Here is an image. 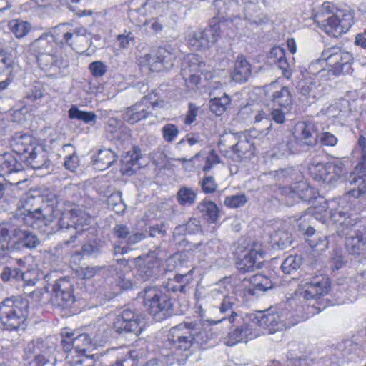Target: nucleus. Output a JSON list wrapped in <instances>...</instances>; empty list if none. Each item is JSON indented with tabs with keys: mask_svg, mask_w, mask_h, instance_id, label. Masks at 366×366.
I'll use <instances>...</instances> for the list:
<instances>
[{
	"mask_svg": "<svg viewBox=\"0 0 366 366\" xmlns=\"http://www.w3.org/2000/svg\"><path fill=\"white\" fill-rule=\"evenodd\" d=\"M42 202L40 197H26L23 211L10 218L7 224L14 227L12 233V247L14 251H21L24 249H32L39 244L36 235L29 229H24L21 223L32 227H41L46 226L53 220L54 207L44 204L41 207L35 205Z\"/></svg>",
	"mask_w": 366,
	"mask_h": 366,
	"instance_id": "1",
	"label": "nucleus"
},
{
	"mask_svg": "<svg viewBox=\"0 0 366 366\" xmlns=\"http://www.w3.org/2000/svg\"><path fill=\"white\" fill-rule=\"evenodd\" d=\"M212 338V333L202 327L199 322H182L172 327L168 335L174 359L179 365L184 364L194 348L207 343Z\"/></svg>",
	"mask_w": 366,
	"mask_h": 366,
	"instance_id": "2",
	"label": "nucleus"
},
{
	"mask_svg": "<svg viewBox=\"0 0 366 366\" xmlns=\"http://www.w3.org/2000/svg\"><path fill=\"white\" fill-rule=\"evenodd\" d=\"M331 280L327 274L317 273L302 278L294 295H300L305 300L301 305L305 315L303 319L318 314L321 311L319 300L327 295L331 290Z\"/></svg>",
	"mask_w": 366,
	"mask_h": 366,
	"instance_id": "3",
	"label": "nucleus"
},
{
	"mask_svg": "<svg viewBox=\"0 0 366 366\" xmlns=\"http://www.w3.org/2000/svg\"><path fill=\"white\" fill-rule=\"evenodd\" d=\"M256 94L259 97L260 102L272 104L273 109L271 114L276 123L285 122V114L291 112L294 104L293 95L288 86L282 85L278 79L257 88Z\"/></svg>",
	"mask_w": 366,
	"mask_h": 366,
	"instance_id": "4",
	"label": "nucleus"
},
{
	"mask_svg": "<svg viewBox=\"0 0 366 366\" xmlns=\"http://www.w3.org/2000/svg\"><path fill=\"white\" fill-rule=\"evenodd\" d=\"M29 315V302L12 296L0 302V322L5 329L16 330L24 325Z\"/></svg>",
	"mask_w": 366,
	"mask_h": 366,
	"instance_id": "5",
	"label": "nucleus"
},
{
	"mask_svg": "<svg viewBox=\"0 0 366 366\" xmlns=\"http://www.w3.org/2000/svg\"><path fill=\"white\" fill-rule=\"evenodd\" d=\"M142 304L157 321H162L174 314V305L169 295L157 287H147L139 294Z\"/></svg>",
	"mask_w": 366,
	"mask_h": 366,
	"instance_id": "6",
	"label": "nucleus"
},
{
	"mask_svg": "<svg viewBox=\"0 0 366 366\" xmlns=\"http://www.w3.org/2000/svg\"><path fill=\"white\" fill-rule=\"evenodd\" d=\"M90 217L84 211L79 209L76 207L65 208L60 212L57 224L60 230L70 231V238L64 241L61 244L69 246L74 243L76 239V234L86 230L90 224Z\"/></svg>",
	"mask_w": 366,
	"mask_h": 366,
	"instance_id": "7",
	"label": "nucleus"
},
{
	"mask_svg": "<svg viewBox=\"0 0 366 366\" xmlns=\"http://www.w3.org/2000/svg\"><path fill=\"white\" fill-rule=\"evenodd\" d=\"M321 56L330 67V71L335 75L350 74L353 71V56L342 46H333L325 49Z\"/></svg>",
	"mask_w": 366,
	"mask_h": 366,
	"instance_id": "8",
	"label": "nucleus"
},
{
	"mask_svg": "<svg viewBox=\"0 0 366 366\" xmlns=\"http://www.w3.org/2000/svg\"><path fill=\"white\" fill-rule=\"evenodd\" d=\"M280 189L287 204H292L298 200L313 203L321 196L315 187L310 186L305 181H299L290 186L282 187Z\"/></svg>",
	"mask_w": 366,
	"mask_h": 366,
	"instance_id": "9",
	"label": "nucleus"
},
{
	"mask_svg": "<svg viewBox=\"0 0 366 366\" xmlns=\"http://www.w3.org/2000/svg\"><path fill=\"white\" fill-rule=\"evenodd\" d=\"M144 327L140 315L131 309H124L113 323L114 330L119 335L132 334L136 337L142 332Z\"/></svg>",
	"mask_w": 366,
	"mask_h": 366,
	"instance_id": "10",
	"label": "nucleus"
},
{
	"mask_svg": "<svg viewBox=\"0 0 366 366\" xmlns=\"http://www.w3.org/2000/svg\"><path fill=\"white\" fill-rule=\"evenodd\" d=\"M159 251L154 250L134 259L137 264V275L143 281L153 280L158 276L162 260Z\"/></svg>",
	"mask_w": 366,
	"mask_h": 366,
	"instance_id": "11",
	"label": "nucleus"
},
{
	"mask_svg": "<svg viewBox=\"0 0 366 366\" xmlns=\"http://www.w3.org/2000/svg\"><path fill=\"white\" fill-rule=\"evenodd\" d=\"M54 350L53 345L46 340L36 339L29 342L25 347L27 358H34V366H54L50 361V355Z\"/></svg>",
	"mask_w": 366,
	"mask_h": 366,
	"instance_id": "12",
	"label": "nucleus"
},
{
	"mask_svg": "<svg viewBox=\"0 0 366 366\" xmlns=\"http://www.w3.org/2000/svg\"><path fill=\"white\" fill-rule=\"evenodd\" d=\"M174 49L170 47H159L154 55L146 54L143 59L153 72H159L164 69L169 70L174 66L176 59Z\"/></svg>",
	"mask_w": 366,
	"mask_h": 366,
	"instance_id": "13",
	"label": "nucleus"
},
{
	"mask_svg": "<svg viewBox=\"0 0 366 366\" xmlns=\"http://www.w3.org/2000/svg\"><path fill=\"white\" fill-rule=\"evenodd\" d=\"M219 26L214 24L204 30H197L188 37L189 45L196 51L206 50L219 38Z\"/></svg>",
	"mask_w": 366,
	"mask_h": 366,
	"instance_id": "14",
	"label": "nucleus"
},
{
	"mask_svg": "<svg viewBox=\"0 0 366 366\" xmlns=\"http://www.w3.org/2000/svg\"><path fill=\"white\" fill-rule=\"evenodd\" d=\"M308 172L315 181L330 183L340 177L342 167L334 162L312 163L308 167Z\"/></svg>",
	"mask_w": 366,
	"mask_h": 366,
	"instance_id": "15",
	"label": "nucleus"
},
{
	"mask_svg": "<svg viewBox=\"0 0 366 366\" xmlns=\"http://www.w3.org/2000/svg\"><path fill=\"white\" fill-rule=\"evenodd\" d=\"M51 302L59 307H69L75 302L74 285L68 277L56 280L52 289Z\"/></svg>",
	"mask_w": 366,
	"mask_h": 366,
	"instance_id": "16",
	"label": "nucleus"
},
{
	"mask_svg": "<svg viewBox=\"0 0 366 366\" xmlns=\"http://www.w3.org/2000/svg\"><path fill=\"white\" fill-rule=\"evenodd\" d=\"M292 136L298 147H313L317 143L318 130L313 122L300 121L295 124Z\"/></svg>",
	"mask_w": 366,
	"mask_h": 366,
	"instance_id": "17",
	"label": "nucleus"
},
{
	"mask_svg": "<svg viewBox=\"0 0 366 366\" xmlns=\"http://www.w3.org/2000/svg\"><path fill=\"white\" fill-rule=\"evenodd\" d=\"M266 254V251L261 247L257 242H253V291L265 292L273 287V283L267 275L255 272L254 268H259L263 264V261L257 262L258 257L263 258Z\"/></svg>",
	"mask_w": 366,
	"mask_h": 366,
	"instance_id": "18",
	"label": "nucleus"
},
{
	"mask_svg": "<svg viewBox=\"0 0 366 366\" xmlns=\"http://www.w3.org/2000/svg\"><path fill=\"white\" fill-rule=\"evenodd\" d=\"M348 204L342 199H331V206L327 220L335 224L336 227H349L352 225L351 214L347 207Z\"/></svg>",
	"mask_w": 366,
	"mask_h": 366,
	"instance_id": "19",
	"label": "nucleus"
},
{
	"mask_svg": "<svg viewBox=\"0 0 366 366\" xmlns=\"http://www.w3.org/2000/svg\"><path fill=\"white\" fill-rule=\"evenodd\" d=\"M345 249L352 255L366 254V225L360 227L345 239Z\"/></svg>",
	"mask_w": 366,
	"mask_h": 366,
	"instance_id": "20",
	"label": "nucleus"
},
{
	"mask_svg": "<svg viewBox=\"0 0 366 366\" xmlns=\"http://www.w3.org/2000/svg\"><path fill=\"white\" fill-rule=\"evenodd\" d=\"M151 103L144 98L134 104L128 107L122 112V117L124 121L129 124H134L138 122L147 119L151 112L149 111Z\"/></svg>",
	"mask_w": 366,
	"mask_h": 366,
	"instance_id": "21",
	"label": "nucleus"
},
{
	"mask_svg": "<svg viewBox=\"0 0 366 366\" xmlns=\"http://www.w3.org/2000/svg\"><path fill=\"white\" fill-rule=\"evenodd\" d=\"M352 26V19L342 18L340 19L336 15L328 17L322 22L320 28L328 36L338 38L342 34L346 33Z\"/></svg>",
	"mask_w": 366,
	"mask_h": 366,
	"instance_id": "22",
	"label": "nucleus"
},
{
	"mask_svg": "<svg viewBox=\"0 0 366 366\" xmlns=\"http://www.w3.org/2000/svg\"><path fill=\"white\" fill-rule=\"evenodd\" d=\"M22 160L34 169H49L51 165L47 151L42 144L39 143L34 146Z\"/></svg>",
	"mask_w": 366,
	"mask_h": 366,
	"instance_id": "23",
	"label": "nucleus"
},
{
	"mask_svg": "<svg viewBox=\"0 0 366 366\" xmlns=\"http://www.w3.org/2000/svg\"><path fill=\"white\" fill-rule=\"evenodd\" d=\"M61 345L64 350L74 349L86 353L91 347L92 339L88 334H81L74 337V333L62 332Z\"/></svg>",
	"mask_w": 366,
	"mask_h": 366,
	"instance_id": "24",
	"label": "nucleus"
},
{
	"mask_svg": "<svg viewBox=\"0 0 366 366\" xmlns=\"http://www.w3.org/2000/svg\"><path fill=\"white\" fill-rule=\"evenodd\" d=\"M331 206V200H326L320 196L300 217V220L307 215L312 217L317 220L325 222L327 220Z\"/></svg>",
	"mask_w": 366,
	"mask_h": 366,
	"instance_id": "25",
	"label": "nucleus"
},
{
	"mask_svg": "<svg viewBox=\"0 0 366 366\" xmlns=\"http://www.w3.org/2000/svg\"><path fill=\"white\" fill-rule=\"evenodd\" d=\"M147 0H132L128 16L134 25L141 26L147 24Z\"/></svg>",
	"mask_w": 366,
	"mask_h": 366,
	"instance_id": "26",
	"label": "nucleus"
},
{
	"mask_svg": "<svg viewBox=\"0 0 366 366\" xmlns=\"http://www.w3.org/2000/svg\"><path fill=\"white\" fill-rule=\"evenodd\" d=\"M140 157V149L137 147L126 152L122 159L120 171L122 174L127 176L134 174L139 169L138 162Z\"/></svg>",
	"mask_w": 366,
	"mask_h": 366,
	"instance_id": "27",
	"label": "nucleus"
},
{
	"mask_svg": "<svg viewBox=\"0 0 366 366\" xmlns=\"http://www.w3.org/2000/svg\"><path fill=\"white\" fill-rule=\"evenodd\" d=\"M305 235L307 237L306 242L312 251L321 252L328 247V237L320 232L316 233L315 229L312 227L309 226L306 229Z\"/></svg>",
	"mask_w": 366,
	"mask_h": 366,
	"instance_id": "28",
	"label": "nucleus"
},
{
	"mask_svg": "<svg viewBox=\"0 0 366 366\" xmlns=\"http://www.w3.org/2000/svg\"><path fill=\"white\" fill-rule=\"evenodd\" d=\"M280 322V317L277 312H269V311H257L255 317L253 318V323L264 330L271 331L275 330Z\"/></svg>",
	"mask_w": 366,
	"mask_h": 366,
	"instance_id": "29",
	"label": "nucleus"
},
{
	"mask_svg": "<svg viewBox=\"0 0 366 366\" xmlns=\"http://www.w3.org/2000/svg\"><path fill=\"white\" fill-rule=\"evenodd\" d=\"M113 231L118 239L129 245H134L143 241L147 237L143 232L132 233L129 227L122 224L115 225Z\"/></svg>",
	"mask_w": 366,
	"mask_h": 366,
	"instance_id": "30",
	"label": "nucleus"
},
{
	"mask_svg": "<svg viewBox=\"0 0 366 366\" xmlns=\"http://www.w3.org/2000/svg\"><path fill=\"white\" fill-rule=\"evenodd\" d=\"M36 144L37 142L31 136L23 134L13 139L11 147L14 152L19 154L22 160Z\"/></svg>",
	"mask_w": 366,
	"mask_h": 366,
	"instance_id": "31",
	"label": "nucleus"
},
{
	"mask_svg": "<svg viewBox=\"0 0 366 366\" xmlns=\"http://www.w3.org/2000/svg\"><path fill=\"white\" fill-rule=\"evenodd\" d=\"M269 59L273 64H277L279 69L282 70L283 76L287 79L291 78L292 70L286 59L284 49L280 46H274L270 51Z\"/></svg>",
	"mask_w": 366,
	"mask_h": 366,
	"instance_id": "32",
	"label": "nucleus"
},
{
	"mask_svg": "<svg viewBox=\"0 0 366 366\" xmlns=\"http://www.w3.org/2000/svg\"><path fill=\"white\" fill-rule=\"evenodd\" d=\"M251 74V65L244 56H239L232 73V79L238 83L247 81Z\"/></svg>",
	"mask_w": 366,
	"mask_h": 366,
	"instance_id": "33",
	"label": "nucleus"
},
{
	"mask_svg": "<svg viewBox=\"0 0 366 366\" xmlns=\"http://www.w3.org/2000/svg\"><path fill=\"white\" fill-rule=\"evenodd\" d=\"M50 35L47 33L44 34L31 43L30 49L36 56V58L40 55L51 54V52L54 51L52 42L55 41L51 40Z\"/></svg>",
	"mask_w": 366,
	"mask_h": 366,
	"instance_id": "34",
	"label": "nucleus"
},
{
	"mask_svg": "<svg viewBox=\"0 0 366 366\" xmlns=\"http://www.w3.org/2000/svg\"><path fill=\"white\" fill-rule=\"evenodd\" d=\"M116 159V154L109 149H99L97 155L92 156V161L95 168L100 171L109 168Z\"/></svg>",
	"mask_w": 366,
	"mask_h": 366,
	"instance_id": "35",
	"label": "nucleus"
},
{
	"mask_svg": "<svg viewBox=\"0 0 366 366\" xmlns=\"http://www.w3.org/2000/svg\"><path fill=\"white\" fill-rule=\"evenodd\" d=\"M357 144L361 148L362 156L360 161L356 165L352 173L354 177L352 182H357L358 179H362L365 183V178L366 177V137L360 135L357 140Z\"/></svg>",
	"mask_w": 366,
	"mask_h": 366,
	"instance_id": "36",
	"label": "nucleus"
},
{
	"mask_svg": "<svg viewBox=\"0 0 366 366\" xmlns=\"http://www.w3.org/2000/svg\"><path fill=\"white\" fill-rule=\"evenodd\" d=\"M23 166L16 157L9 153L0 155V176L10 174L23 170Z\"/></svg>",
	"mask_w": 366,
	"mask_h": 366,
	"instance_id": "37",
	"label": "nucleus"
},
{
	"mask_svg": "<svg viewBox=\"0 0 366 366\" xmlns=\"http://www.w3.org/2000/svg\"><path fill=\"white\" fill-rule=\"evenodd\" d=\"M64 351L67 353L65 360L70 366L93 365L94 362L91 355H87L71 348Z\"/></svg>",
	"mask_w": 366,
	"mask_h": 366,
	"instance_id": "38",
	"label": "nucleus"
},
{
	"mask_svg": "<svg viewBox=\"0 0 366 366\" xmlns=\"http://www.w3.org/2000/svg\"><path fill=\"white\" fill-rule=\"evenodd\" d=\"M251 335L252 328L249 323H244L242 326L237 327L229 334L227 345L232 346L240 342L247 343L250 340L249 336Z\"/></svg>",
	"mask_w": 366,
	"mask_h": 366,
	"instance_id": "39",
	"label": "nucleus"
},
{
	"mask_svg": "<svg viewBox=\"0 0 366 366\" xmlns=\"http://www.w3.org/2000/svg\"><path fill=\"white\" fill-rule=\"evenodd\" d=\"M219 241L212 239L205 244L202 242L194 244L192 246L190 250L194 253H200L199 257H205L216 254L219 252Z\"/></svg>",
	"mask_w": 366,
	"mask_h": 366,
	"instance_id": "40",
	"label": "nucleus"
},
{
	"mask_svg": "<svg viewBox=\"0 0 366 366\" xmlns=\"http://www.w3.org/2000/svg\"><path fill=\"white\" fill-rule=\"evenodd\" d=\"M186 275L182 274H176L174 278H168L167 280L164 281L162 285V289L164 292H175L177 291H180L182 293L186 292V281L184 279Z\"/></svg>",
	"mask_w": 366,
	"mask_h": 366,
	"instance_id": "41",
	"label": "nucleus"
},
{
	"mask_svg": "<svg viewBox=\"0 0 366 366\" xmlns=\"http://www.w3.org/2000/svg\"><path fill=\"white\" fill-rule=\"evenodd\" d=\"M176 198L181 206H192L195 203L197 193L191 187H181L177 193Z\"/></svg>",
	"mask_w": 366,
	"mask_h": 366,
	"instance_id": "42",
	"label": "nucleus"
},
{
	"mask_svg": "<svg viewBox=\"0 0 366 366\" xmlns=\"http://www.w3.org/2000/svg\"><path fill=\"white\" fill-rule=\"evenodd\" d=\"M297 144L295 142L292 137L287 136L283 137L276 145L277 152L282 156H289L295 154L297 150Z\"/></svg>",
	"mask_w": 366,
	"mask_h": 366,
	"instance_id": "43",
	"label": "nucleus"
},
{
	"mask_svg": "<svg viewBox=\"0 0 366 366\" xmlns=\"http://www.w3.org/2000/svg\"><path fill=\"white\" fill-rule=\"evenodd\" d=\"M197 209L202 216L207 218V220L214 222L217 219L219 209L213 202L203 200L199 204Z\"/></svg>",
	"mask_w": 366,
	"mask_h": 366,
	"instance_id": "44",
	"label": "nucleus"
},
{
	"mask_svg": "<svg viewBox=\"0 0 366 366\" xmlns=\"http://www.w3.org/2000/svg\"><path fill=\"white\" fill-rule=\"evenodd\" d=\"M69 117L71 119L81 120L86 124L94 125L97 121V115L92 112H86L79 109L76 106H72L69 112Z\"/></svg>",
	"mask_w": 366,
	"mask_h": 366,
	"instance_id": "45",
	"label": "nucleus"
},
{
	"mask_svg": "<svg viewBox=\"0 0 366 366\" xmlns=\"http://www.w3.org/2000/svg\"><path fill=\"white\" fill-rule=\"evenodd\" d=\"M66 26V24H61L54 27L50 38L52 41H55L56 44H66L71 46V40L74 35L72 32L64 29Z\"/></svg>",
	"mask_w": 366,
	"mask_h": 366,
	"instance_id": "46",
	"label": "nucleus"
},
{
	"mask_svg": "<svg viewBox=\"0 0 366 366\" xmlns=\"http://www.w3.org/2000/svg\"><path fill=\"white\" fill-rule=\"evenodd\" d=\"M320 84V81L317 75H314L313 76H305L300 80L297 86L300 92L302 95L309 96L311 93L315 92Z\"/></svg>",
	"mask_w": 366,
	"mask_h": 366,
	"instance_id": "47",
	"label": "nucleus"
},
{
	"mask_svg": "<svg viewBox=\"0 0 366 366\" xmlns=\"http://www.w3.org/2000/svg\"><path fill=\"white\" fill-rule=\"evenodd\" d=\"M9 28L16 38L20 39L30 32L31 26L28 21L13 19L9 21Z\"/></svg>",
	"mask_w": 366,
	"mask_h": 366,
	"instance_id": "48",
	"label": "nucleus"
},
{
	"mask_svg": "<svg viewBox=\"0 0 366 366\" xmlns=\"http://www.w3.org/2000/svg\"><path fill=\"white\" fill-rule=\"evenodd\" d=\"M36 61L41 69L45 71L55 70L58 67L59 59L54 51L39 56Z\"/></svg>",
	"mask_w": 366,
	"mask_h": 366,
	"instance_id": "49",
	"label": "nucleus"
},
{
	"mask_svg": "<svg viewBox=\"0 0 366 366\" xmlns=\"http://www.w3.org/2000/svg\"><path fill=\"white\" fill-rule=\"evenodd\" d=\"M12 237L9 234V229L4 226H0V257H4L6 253L13 252Z\"/></svg>",
	"mask_w": 366,
	"mask_h": 366,
	"instance_id": "50",
	"label": "nucleus"
},
{
	"mask_svg": "<svg viewBox=\"0 0 366 366\" xmlns=\"http://www.w3.org/2000/svg\"><path fill=\"white\" fill-rule=\"evenodd\" d=\"M230 99L224 94L221 97H215L210 100V111L217 116L222 115L226 110L227 105L229 104Z\"/></svg>",
	"mask_w": 366,
	"mask_h": 366,
	"instance_id": "51",
	"label": "nucleus"
},
{
	"mask_svg": "<svg viewBox=\"0 0 366 366\" xmlns=\"http://www.w3.org/2000/svg\"><path fill=\"white\" fill-rule=\"evenodd\" d=\"M302 263V259L297 255L288 256L282 263L281 269L285 274H290L297 270Z\"/></svg>",
	"mask_w": 366,
	"mask_h": 366,
	"instance_id": "52",
	"label": "nucleus"
},
{
	"mask_svg": "<svg viewBox=\"0 0 366 366\" xmlns=\"http://www.w3.org/2000/svg\"><path fill=\"white\" fill-rule=\"evenodd\" d=\"M202 64H204L199 61L197 55L189 54L184 59L181 72L183 71V69L187 70L189 73L199 72Z\"/></svg>",
	"mask_w": 366,
	"mask_h": 366,
	"instance_id": "53",
	"label": "nucleus"
},
{
	"mask_svg": "<svg viewBox=\"0 0 366 366\" xmlns=\"http://www.w3.org/2000/svg\"><path fill=\"white\" fill-rule=\"evenodd\" d=\"M248 199L244 194H237L226 197L224 204L229 208H239L244 206L248 202Z\"/></svg>",
	"mask_w": 366,
	"mask_h": 366,
	"instance_id": "54",
	"label": "nucleus"
},
{
	"mask_svg": "<svg viewBox=\"0 0 366 366\" xmlns=\"http://www.w3.org/2000/svg\"><path fill=\"white\" fill-rule=\"evenodd\" d=\"M1 277L2 280L4 282H8L11 279H16L18 280H21L25 282L26 281V274L18 268H11L6 267L4 268Z\"/></svg>",
	"mask_w": 366,
	"mask_h": 366,
	"instance_id": "55",
	"label": "nucleus"
},
{
	"mask_svg": "<svg viewBox=\"0 0 366 366\" xmlns=\"http://www.w3.org/2000/svg\"><path fill=\"white\" fill-rule=\"evenodd\" d=\"M162 137L167 143L173 142L179 134V130L175 124H166L161 129Z\"/></svg>",
	"mask_w": 366,
	"mask_h": 366,
	"instance_id": "56",
	"label": "nucleus"
},
{
	"mask_svg": "<svg viewBox=\"0 0 366 366\" xmlns=\"http://www.w3.org/2000/svg\"><path fill=\"white\" fill-rule=\"evenodd\" d=\"M44 92L43 85L40 82H36L26 92L25 99L31 102H34L44 97Z\"/></svg>",
	"mask_w": 366,
	"mask_h": 366,
	"instance_id": "57",
	"label": "nucleus"
},
{
	"mask_svg": "<svg viewBox=\"0 0 366 366\" xmlns=\"http://www.w3.org/2000/svg\"><path fill=\"white\" fill-rule=\"evenodd\" d=\"M237 267L242 273L250 271L252 268V249L247 251L243 258H239L237 262Z\"/></svg>",
	"mask_w": 366,
	"mask_h": 366,
	"instance_id": "58",
	"label": "nucleus"
},
{
	"mask_svg": "<svg viewBox=\"0 0 366 366\" xmlns=\"http://www.w3.org/2000/svg\"><path fill=\"white\" fill-rule=\"evenodd\" d=\"M198 73L199 72L189 73L185 69H183V71L181 72L182 78L184 79L185 83L189 88L194 89L199 83L200 76Z\"/></svg>",
	"mask_w": 366,
	"mask_h": 366,
	"instance_id": "59",
	"label": "nucleus"
},
{
	"mask_svg": "<svg viewBox=\"0 0 366 366\" xmlns=\"http://www.w3.org/2000/svg\"><path fill=\"white\" fill-rule=\"evenodd\" d=\"M202 191L205 194H212L217 188V184L212 176H207L200 182Z\"/></svg>",
	"mask_w": 366,
	"mask_h": 366,
	"instance_id": "60",
	"label": "nucleus"
},
{
	"mask_svg": "<svg viewBox=\"0 0 366 366\" xmlns=\"http://www.w3.org/2000/svg\"><path fill=\"white\" fill-rule=\"evenodd\" d=\"M89 69L94 77H101L107 71V66L102 61H97L89 65Z\"/></svg>",
	"mask_w": 366,
	"mask_h": 366,
	"instance_id": "61",
	"label": "nucleus"
},
{
	"mask_svg": "<svg viewBox=\"0 0 366 366\" xmlns=\"http://www.w3.org/2000/svg\"><path fill=\"white\" fill-rule=\"evenodd\" d=\"M102 250V246L95 242H89L82 246V252L84 255L88 256H97Z\"/></svg>",
	"mask_w": 366,
	"mask_h": 366,
	"instance_id": "62",
	"label": "nucleus"
},
{
	"mask_svg": "<svg viewBox=\"0 0 366 366\" xmlns=\"http://www.w3.org/2000/svg\"><path fill=\"white\" fill-rule=\"evenodd\" d=\"M148 234L150 237L153 238L159 236L165 237L167 234L165 223L161 222L160 224L149 226L148 228Z\"/></svg>",
	"mask_w": 366,
	"mask_h": 366,
	"instance_id": "63",
	"label": "nucleus"
},
{
	"mask_svg": "<svg viewBox=\"0 0 366 366\" xmlns=\"http://www.w3.org/2000/svg\"><path fill=\"white\" fill-rule=\"evenodd\" d=\"M218 163H219V157L214 150H211L206 157L205 165L202 168L203 172H208L214 165Z\"/></svg>",
	"mask_w": 366,
	"mask_h": 366,
	"instance_id": "64",
	"label": "nucleus"
}]
</instances>
